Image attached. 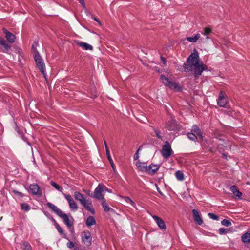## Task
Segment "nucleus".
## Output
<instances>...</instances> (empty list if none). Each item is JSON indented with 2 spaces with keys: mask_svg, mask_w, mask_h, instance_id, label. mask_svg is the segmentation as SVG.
<instances>
[{
  "mask_svg": "<svg viewBox=\"0 0 250 250\" xmlns=\"http://www.w3.org/2000/svg\"><path fill=\"white\" fill-rule=\"evenodd\" d=\"M59 217L63 219L64 223L68 228H70L73 226L74 219L72 217L69 218L68 215L63 212H62V214H61Z\"/></svg>",
  "mask_w": 250,
  "mask_h": 250,
  "instance_id": "nucleus-10",
  "label": "nucleus"
},
{
  "mask_svg": "<svg viewBox=\"0 0 250 250\" xmlns=\"http://www.w3.org/2000/svg\"><path fill=\"white\" fill-rule=\"evenodd\" d=\"M175 177L177 179L180 181H183L184 180V174L181 171H177L175 173Z\"/></svg>",
  "mask_w": 250,
  "mask_h": 250,
  "instance_id": "nucleus-29",
  "label": "nucleus"
},
{
  "mask_svg": "<svg viewBox=\"0 0 250 250\" xmlns=\"http://www.w3.org/2000/svg\"><path fill=\"white\" fill-rule=\"evenodd\" d=\"M11 48V46L3 38L0 37V48L2 52L8 53Z\"/></svg>",
  "mask_w": 250,
  "mask_h": 250,
  "instance_id": "nucleus-11",
  "label": "nucleus"
},
{
  "mask_svg": "<svg viewBox=\"0 0 250 250\" xmlns=\"http://www.w3.org/2000/svg\"><path fill=\"white\" fill-rule=\"evenodd\" d=\"M34 59L37 66L38 67L41 72L43 75L44 78H46V74L45 72V64L39 52H37V54L35 55Z\"/></svg>",
  "mask_w": 250,
  "mask_h": 250,
  "instance_id": "nucleus-3",
  "label": "nucleus"
},
{
  "mask_svg": "<svg viewBox=\"0 0 250 250\" xmlns=\"http://www.w3.org/2000/svg\"><path fill=\"white\" fill-rule=\"evenodd\" d=\"M211 32V29L209 27H205L203 29V31L202 33L206 36V39H208L209 37L208 35H209Z\"/></svg>",
  "mask_w": 250,
  "mask_h": 250,
  "instance_id": "nucleus-31",
  "label": "nucleus"
},
{
  "mask_svg": "<svg viewBox=\"0 0 250 250\" xmlns=\"http://www.w3.org/2000/svg\"><path fill=\"white\" fill-rule=\"evenodd\" d=\"M76 42H77V44L80 47L83 48L85 50H93V46L92 45L88 44L87 43L81 42L79 41H77Z\"/></svg>",
  "mask_w": 250,
  "mask_h": 250,
  "instance_id": "nucleus-20",
  "label": "nucleus"
},
{
  "mask_svg": "<svg viewBox=\"0 0 250 250\" xmlns=\"http://www.w3.org/2000/svg\"><path fill=\"white\" fill-rule=\"evenodd\" d=\"M102 202L101 205H102L103 208H104V210L105 212H108L110 211H114V209H112V208H111L110 207H109V206L107 205L105 198L103 199L102 200Z\"/></svg>",
  "mask_w": 250,
  "mask_h": 250,
  "instance_id": "nucleus-26",
  "label": "nucleus"
},
{
  "mask_svg": "<svg viewBox=\"0 0 250 250\" xmlns=\"http://www.w3.org/2000/svg\"><path fill=\"white\" fill-rule=\"evenodd\" d=\"M64 196L68 201L70 208L73 209L77 210L78 209V205L71 196L69 194H64Z\"/></svg>",
  "mask_w": 250,
  "mask_h": 250,
  "instance_id": "nucleus-13",
  "label": "nucleus"
},
{
  "mask_svg": "<svg viewBox=\"0 0 250 250\" xmlns=\"http://www.w3.org/2000/svg\"><path fill=\"white\" fill-rule=\"evenodd\" d=\"M74 196L75 199L79 201L87 210L90 211L92 214H95V210L91 200H86L83 195L78 191H75Z\"/></svg>",
  "mask_w": 250,
  "mask_h": 250,
  "instance_id": "nucleus-2",
  "label": "nucleus"
},
{
  "mask_svg": "<svg viewBox=\"0 0 250 250\" xmlns=\"http://www.w3.org/2000/svg\"><path fill=\"white\" fill-rule=\"evenodd\" d=\"M230 190L233 193V194L238 197V198H240L242 196V193L239 191L238 190V188L236 185H233L231 186L230 187Z\"/></svg>",
  "mask_w": 250,
  "mask_h": 250,
  "instance_id": "nucleus-22",
  "label": "nucleus"
},
{
  "mask_svg": "<svg viewBox=\"0 0 250 250\" xmlns=\"http://www.w3.org/2000/svg\"><path fill=\"white\" fill-rule=\"evenodd\" d=\"M121 197L123 198L124 199L126 203H130L132 205V206H133V207H135V206H136L135 203L129 197H127V196H125V197L121 196Z\"/></svg>",
  "mask_w": 250,
  "mask_h": 250,
  "instance_id": "nucleus-35",
  "label": "nucleus"
},
{
  "mask_svg": "<svg viewBox=\"0 0 250 250\" xmlns=\"http://www.w3.org/2000/svg\"><path fill=\"white\" fill-rule=\"evenodd\" d=\"M92 19H93L94 21H95L97 22H98V23L99 24H101V22H100V21L97 18H96V17H92Z\"/></svg>",
  "mask_w": 250,
  "mask_h": 250,
  "instance_id": "nucleus-47",
  "label": "nucleus"
},
{
  "mask_svg": "<svg viewBox=\"0 0 250 250\" xmlns=\"http://www.w3.org/2000/svg\"><path fill=\"white\" fill-rule=\"evenodd\" d=\"M153 218L161 229H166L165 222L162 219L157 216H153Z\"/></svg>",
  "mask_w": 250,
  "mask_h": 250,
  "instance_id": "nucleus-19",
  "label": "nucleus"
},
{
  "mask_svg": "<svg viewBox=\"0 0 250 250\" xmlns=\"http://www.w3.org/2000/svg\"><path fill=\"white\" fill-rule=\"evenodd\" d=\"M221 224L223 226L229 227L231 225V223L230 221L225 219L221 221Z\"/></svg>",
  "mask_w": 250,
  "mask_h": 250,
  "instance_id": "nucleus-39",
  "label": "nucleus"
},
{
  "mask_svg": "<svg viewBox=\"0 0 250 250\" xmlns=\"http://www.w3.org/2000/svg\"><path fill=\"white\" fill-rule=\"evenodd\" d=\"M67 247L69 249H72L74 247V244L73 242L69 241L66 244Z\"/></svg>",
  "mask_w": 250,
  "mask_h": 250,
  "instance_id": "nucleus-43",
  "label": "nucleus"
},
{
  "mask_svg": "<svg viewBox=\"0 0 250 250\" xmlns=\"http://www.w3.org/2000/svg\"><path fill=\"white\" fill-rule=\"evenodd\" d=\"M160 166L159 165L150 164L148 167V173L153 175L159 170Z\"/></svg>",
  "mask_w": 250,
  "mask_h": 250,
  "instance_id": "nucleus-18",
  "label": "nucleus"
},
{
  "mask_svg": "<svg viewBox=\"0 0 250 250\" xmlns=\"http://www.w3.org/2000/svg\"><path fill=\"white\" fill-rule=\"evenodd\" d=\"M191 132L195 134L197 136L201 137L202 138V135L201 130L199 127L196 125H194L192 126Z\"/></svg>",
  "mask_w": 250,
  "mask_h": 250,
  "instance_id": "nucleus-23",
  "label": "nucleus"
},
{
  "mask_svg": "<svg viewBox=\"0 0 250 250\" xmlns=\"http://www.w3.org/2000/svg\"><path fill=\"white\" fill-rule=\"evenodd\" d=\"M226 96V94L223 91H221L220 92L217 100V104L220 107H225L227 103Z\"/></svg>",
  "mask_w": 250,
  "mask_h": 250,
  "instance_id": "nucleus-12",
  "label": "nucleus"
},
{
  "mask_svg": "<svg viewBox=\"0 0 250 250\" xmlns=\"http://www.w3.org/2000/svg\"><path fill=\"white\" fill-rule=\"evenodd\" d=\"M136 165L139 171L147 172L148 167L146 165V163L141 162L140 160H138L136 162Z\"/></svg>",
  "mask_w": 250,
  "mask_h": 250,
  "instance_id": "nucleus-17",
  "label": "nucleus"
},
{
  "mask_svg": "<svg viewBox=\"0 0 250 250\" xmlns=\"http://www.w3.org/2000/svg\"><path fill=\"white\" fill-rule=\"evenodd\" d=\"M21 207L22 210L26 212L30 210V206L27 203H21Z\"/></svg>",
  "mask_w": 250,
  "mask_h": 250,
  "instance_id": "nucleus-36",
  "label": "nucleus"
},
{
  "mask_svg": "<svg viewBox=\"0 0 250 250\" xmlns=\"http://www.w3.org/2000/svg\"><path fill=\"white\" fill-rule=\"evenodd\" d=\"M223 156H224V157L226 158V154H223Z\"/></svg>",
  "mask_w": 250,
  "mask_h": 250,
  "instance_id": "nucleus-54",
  "label": "nucleus"
},
{
  "mask_svg": "<svg viewBox=\"0 0 250 250\" xmlns=\"http://www.w3.org/2000/svg\"><path fill=\"white\" fill-rule=\"evenodd\" d=\"M12 192L15 195H16L17 196H18V197L19 198H22L24 196V195L22 193V192H19L17 190H16V189H13L12 190Z\"/></svg>",
  "mask_w": 250,
  "mask_h": 250,
  "instance_id": "nucleus-38",
  "label": "nucleus"
},
{
  "mask_svg": "<svg viewBox=\"0 0 250 250\" xmlns=\"http://www.w3.org/2000/svg\"><path fill=\"white\" fill-rule=\"evenodd\" d=\"M104 146H105V151H106V152L109 151V149L108 147L107 146V145L106 141L104 139Z\"/></svg>",
  "mask_w": 250,
  "mask_h": 250,
  "instance_id": "nucleus-45",
  "label": "nucleus"
},
{
  "mask_svg": "<svg viewBox=\"0 0 250 250\" xmlns=\"http://www.w3.org/2000/svg\"><path fill=\"white\" fill-rule=\"evenodd\" d=\"M138 158H139V152H138V151H137L134 155V159L135 160H137L138 159Z\"/></svg>",
  "mask_w": 250,
  "mask_h": 250,
  "instance_id": "nucleus-44",
  "label": "nucleus"
},
{
  "mask_svg": "<svg viewBox=\"0 0 250 250\" xmlns=\"http://www.w3.org/2000/svg\"><path fill=\"white\" fill-rule=\"evenodd\" d=\"M184 71L186 72H189L190 71L194 72V65L186 62L183 64Z\"/></svg>",
  "mask_w": 250,
  "mask_h": 250,
  "instance_id": "nucleus-21",
  "label": "nucleus"
},
{
  "mask_svg": "<svg viewBox=\"0 0 250 250\" xmlns=\"http://www.w3.org/2000/svg\"><path fill=\"white\" fill-rule=\"evenodd\" d=\"M157 190H158V191L159 192V193L160 194L163 195L162 192L161 191H160V190H159V188H157Z\"/></svg>",
  "mask_w": 250,
  "mask_h": 250,
  "instance_id": "nucleus-52",
  "label": "nucleus"
},
{
  "mask_svg": "<svg viewBox=\"0 0 250 250\" xmlns=\"http://www.w3.org/2000/svg\"><path fill=\"white\" fill-rule=\"evenodd\" d=\"M86 194H87L88 196H90V197H91V194L92 193H90V191L88 190V191L86 192Z\"/></svg>",
  "mask_w": 250,
  "mask_h": 250,
  "instance_id": "nucleus-49",
  "label": "nucleus"
},
{
  "mask_svg": "<svg viewBox=\"0 0 250 250\" xmlns=\"http://www.w3.org/2000/svg\"><path fill=\"white\" fill-rule=\"evenodd\" d=\"M104 187V186L103 184H99L95 188L94 193L91 194V197L101 200L104 199L102 194Z\"/></svg>",
  "mask_w": 250,
  "mask_h": 250,
  "instance_id": "nucleus-4",
  "label": "nucleus"
},
{
  "mask_svg": "<svg viewBox=\"0 0 250 250\" xmlns=\"http://www.w3.org/2000/svg\"><path fill=\"white\" fill-rule=\"evenodd\" d=\"M152 129L156 134V136L161 140H162L163 137L161 135V132L160 130L157 127H152Z\"/></svg>",
  "mask_w": 250,
  "mask_h": 250,
  "instance_id": "nucleus-33",
  "label": "nucleus"
},
{
  "mask_svg": "<svg viewBox=\"0 0 250 250\" xmlns=\"http://www.w3.org/2000/svg\"><path fill=\"white\" fill-rule=\"evenodd\" d=\"M29 190L33 195L41 196L42 195V191L39 186L37 184H32L29 186Z\"/></svg>",
  "mask_w": 250,
  "mask_h": 250,
  "instance_id": "nucleus-9",
  "label": "nucleus"
},
{
  "mask_svg": "<svg viewBox=\"0 0 250 250\" xmlns=\"http://www.w3.org/2000/svg\"><path fill=\"white\" fill-rule=\"evenodd\" d=\"M208 215L210 218L213 220H219V216L212 213H208Z\"/></svg>",
  "mask_w": 250,
  "mask_h": 250,
  "instance_id": "nucleus-40",
  "label": "nucleus"
},
{
  "mask_svg": "<svg viewBox=\"0 0 250 250\" xmlns=\"http://www.w3.org/2000/svg\"><path fill=\"white\" fill-rule=\"evenodd\" d=\"M192 211L193 218L196 223L199 225H202L203 223V220L199 213V212L195 209H193Z\"/></svg>",
  "mask_w": 250,
  "mask_h": 250,
  "instance_id": "nucleus-16",
  "label": "nucleus"
},
{
  "mask_svg": "<svg viewBox=\"0 0 250 250\" xmlns=\"http://www.w3.org/2000/svg\"><path fill=\"white\" fill-rule=\"evenodd\" d=\"M83 6V7L85 8V3H84V0L83 1V3H80Z\"/></svg>",
  "mask_w": 250,
  "mask_h": 250,
  "instance_id": "nucleus-50",
  "label": "nucleus"
},
{
  "mask_svg": "<svg viewBox=\"0 0 250 250\" xmlns=\"http://www.w3.org/2000/svg\"><path fill=\"white\" fill-rule=\"evenodd\" d=\"M96 223V220L94 217L92 216H88L85 221V224L88 227H90L91 226L95 225Z\"/></svg>",
  "mask_w": 250,
  "mask_h": 250,
  "instance_id": "nucleus-24",
  "label": "nucleus"
},
{
  "mask_svg": "<svg viewBox=\"0 0 250 250\" xmlns=\"http://www.w3.org/2000/svg\"><path fill=\"white\" fill-rule=\"evenodd\" d=\"M142 147H143V146L142 145V146H141L138 148V150H137V151H138V152H139V151H140V150H142Z\"/></svg>",
  "mask_w": 250,
  "mask_h": 250,
  "instance_id": "nucleus-48",
  "label": "nucleus"
},
{
  "mask_svg": "<svg viewBox=\"0 0 250 250\" xmlns=\"http://www.w3.org/2000/svg\"><path fill=\"white\" fill-rule=\"evenodd\" d=\"M46 206L58 216H60V215L62 214V211L53 204L48 202L46 204Z\"/></svg>",
  "mask_w": 250,
  "mask_h": 250,
  "instance_id": "nucleus-15",
  "label": "nucleus"
},
{
  "mask_svg": "<svg viewBox=\"0 0 250 250\" xmlns=\"http://www.w3.org/2000/svg\"><path fill=\"white\" fill-rule=\"evenodd\" d=\"M38 45V43L36 42H34L32 45V50L35 53V54H37V52H39L37 49Z\"/></svg>",
  "mask_w": 250,
  "mask_h": 250,
  "instance_id": "nucleus-41",
  "label": "nucleus"
},
{
  "mask_svg": "<svg viewBox=\"0 0 250 250\" xmlns=\"http://www.w3.org/2000/svg\"><path fill=\"white\" fill-rule=\"evenodd\" d=\"M188 136L190 140L195 141L197 139L198 136L192 132H189L188 133Z\"/></svg>",
  "mask_w": 250,
  "mask_h": 250,
  "instance_id": "nucleus-37",
  "label": "nucleus"
},
{
  "mask_svg": "<svg viewBox=\"0 0 250 250\" xmlns=\"http://www.w3.org/2000/svg\"><path fill=\"white\" fill-rule=\"evenodd\" d=\"M104 188H105L106 191H107L108 192H110V190L108 189L106 187L104 186Z\"/></svg>",
  "mask_w": 250,
  "mask_h": 250,
  "instance_id": "nucleus-51",
  "label": "nucleus"
},
{
  "mask_svg": "<svg viewBox=\"0 0 250 250\" xmlns=\"http://www.w3.org/2000/svg\"><path fill=\"white\" fill-rule=\"evenodd\" d=\"M187 62L194 65V76L196 78H198L203 71L208 69L207 66L203 64L202 61L200 60L197 52L191 53L188 58Z\"/></svg>",
  "mask_w": 250,
  "mask_h": 250,
  "instance_id": "nucleus-1",
  "label": "nucleus"
},
{
  "mask_svg": "<svg viewBox=\"0 0 250 250\" xmlns=\"http://www.w3.org/2000/svg\"><path fill=\"white\" fill-rule=\"evenodd\" d=\"M51 185L55 189H56L57 190L62 192L63 189L62 188L60 187L59 185L53 182V181H51L50 182Z\"/></svg>",
  "mask_w": 250,
  "mask_h": 250,
  "instance_id": "nucleus-34",
  "label": "nucleus"
},
{
  "mask_svg": "<svg viewBox=\"0 0 250 250\" xmlns=\"http://www.w3.org/2000/svg\"><path fill=\"white\" fill-rule=\"evenodd\" d=\"M161 60L164 64H165L166 63V60L165 58H164L163 56H161Z\"/></svg>",
  "mask_w": 250,
  "mask_h": 250,
  "instance_id": "nucleus-46",
  "label": "nucleus"
},
{
  "mask_svg": "<svg viewBox=\"0 0 250 250\" xmlns=\"http://www.w3.org/2000/svg\"><path fill=\"white\" fill-rule=\"evenodd\" d=\"M242 241L245 243H248L250 241V233L246 232L241 237Z\"/></svg>",
  "mask_w": 250,
  "mask_h": 250,
  "instance_id": "nucleus-28",
  "label": "nucleus"
},
{
  "mask_svg": "<svg viewBox=\"0 0 250 250\" xmlns=\"http://www.w3.org/2000/svg\"><path fill=\"white\" fill-rule=\"evenodd\" d=\"M161 80L163 83L166 86L169 87L171 89H180V87L175 82L170 81L167 77L164 75L160 76Z\"/></svg>",
  "mask_w": 250,
  "mask_h": 250,
  "instance_id": "nucleus-5",
  "label": "nucleus"
},
{
  "mask_svg": "<svg viewBox=\"0 0 250 250\" xmlns=\"http://www.w3.org/2000/svg\"><path fill=\"white\" fill-rule=\"evenodd\" d=\"M53 221L54 222V225L56 227V229H57L58 231L62 235H63V237L64 238L68 239L67 237L66 234L64 233L63 229L60 226V225L56 222V221L53 219Z\"/></svg>",
  "mask_w": 250,
  "mask_h": 250,
  "instance_id": "nucleus-25",
  "label": "nucleus"
},
{
  "mask_svg": "<svg viewBox=\"0 0 250 250\" xmlns=\"http://www.w3.org/2000/svg\"><path fill=\"white\" fill-rule=\"evenodd\" d=\"M200 34H197L194 37H187V40L192 43H194L197 42V41L200 38Z\"/></svg>",
  "mask_w": 250,
  "mask_h": 250,
  "instance_id": "nucleus-27",
  "label": "nucleus"
},
{
  "mask_svg": "<svg viewBox=\"0 0 250 250\" xmlns=\"http://www.w3.org/2000/svg\"><path fill=\"white\" fill-rule=\"evenodd\" d=\"M78 0L80 2V3H83V0Z\"/></svg>",
  "mask_w": 250,
  "mask_h": 250,
  "instance_id": "nucleus-53",
  "label": "nucleus"
},
{
  "mask_svg": "<svg viewBox=\"0 0 250 250\" xmlns=\"http://www.w3.org/2000/svg\"><path fill=\"white\" fill-rule=\"evenodd\" d=\"M3 32L5 35V38L7 41L10 43H12L15 42L16 37L15 36L8 31L6 29L3 28L2 29Z\"/></svg>",
  "mask_w": 250,
  "mask_h": 250,
  "instance_id": "nucleus-14",
  "label": "nucleus"
},
{
  "mask_svg": "<svg viewBox=\"0 0 250 250\" xmlns=\"http://www.w3.org/2000/svg\"><path fill=\"white\" fill-rule=\"evenodd\" d=\"M106 154L107 158L110 162V164L111 166V167H112L113 170L115 171V166L114 164L113 161V160L111 158V156L110 155V151L106 152Z\"/></svg>",
  "mask_w": 250,
  "mask_h": 250,
  "instance_id": "nucleus-30",
  "label": "nucleus"
},
{
  "mask_svg": "<svg viewBox=\"0 0 250 250\" xmlns=\"http://www.w3.org/2000/svg\"><path fill=\"white\" fill-rule=\"evenodd\" d=\"M21 248L23 250H32V247L28 242H24Z\"/></svg>",
  "mask_w": 250,
  "mask_h": 250,
  "instance_id": "nucleus-32",
  "label": "nucleus"
},
{
  "mask_svg": "<svg viewBox=\"0 0 250 250\" xmlns=\"http://www.w3.org/2000/svg\"><path fill=\"white\" fill-rule=\"evenodd\" d=\"M165 127L168 130L175 131L179 129V125L176 121L172 119L166 123Z\"/></svg>",
  "mask_w": 250,
  "mask_h": 250,
  "instance_id": "nucleus-7",
  "label": "nucleus"
},
{
  "mask_svg": "<svg viewBox=\"0 0 250 250\" xmlns=\"http://www.w3.org/2000/svg\"><path fill=\"white\" fill-rule=\"evenodd\" d=\"M92 236L89 231H84L82 234V242L87 246L92 245Z\"/></svg>",
  "mask_w": 250,
  "mask_h": 250,
  "instance_id": "nucleus-8",
  "label": "nucleus"
},
{
  "mask_svg": "<svg viewBox=\"0 0 250 250\" xmlns=\"http://www.w3.org/2000/svg\"><path fill=\"white\" fill-rule=\"evenodd\" d=\"M219 232L220 234L223 235L224 234L227 233L228 231L225 228H221L219 229Z\"/></svg>",
  "mask_w": 250,
  "mask_h": 250,
  "instance_id": "nucleus-42",
  "label": "nucleus"
},
{
  "mask_svg": "<svg viewBox=\"0 0 250 250\" xmlns=\"http://www.w3.org/2000/svg\"><path fill=\"white\" fill-rule=\"evenodd\" d=\"M161 152L162 156L165 158H168L172 155V150L170 144L167 141L165 142Z\"/></svg>",
  "mask_w": 250,
  "mask_h": 250,
  "instance_id": "nucleus-6",
  "label": "nucleus"
}]
</instances>
